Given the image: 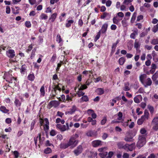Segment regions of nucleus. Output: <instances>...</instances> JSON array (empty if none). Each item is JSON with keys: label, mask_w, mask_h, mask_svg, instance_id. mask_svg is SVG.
<instances>
[{"label": "nucleus", "mask_w": 158, "mask_h": 158, "mask_svg": "<svg viewBox=\"0 0 158 158\" xmlns=\"http://www.w3.org/2000/svg\"><path fill=\"white\" fill-rule=\"evenodd\" d=\"M125 60L126 59L124 57H120L118 60L119 64L123 65L125 61Z\"/></svg>", "instance_id": "nucleus-29"}, {"label": "nucleus", "mask_w": 158, "mask_h": 158, "mask_svg": "<svg viewBox=\"0 0 158 158\" xmlns=\"http://www.w3.org/2000/svg\"><path fill=\"white\" fill-rule=\"evenodd\" d=\"M40 17H41V19H48V16L44 14H42L41 15Z\"/></svg>", "instance_id": "nucleus-49"}, {"label": "nucleus", "mask_w": 158, "mask_h": 158, "mask_svg": "<svg viewBox=\"0 0 158 158\" xmlns=\"http://www.w3.org/2000/svg\"><path fill=\"white\" fill-rule=\"evenodd\" d=\"M7 56L10 58H13L15 56V51L13 50H9L6 52Z\"/></svg>", "instance_id": "nucleus-11"}, {"label": "nucleus", "mask_w": 158, "mask_h": 158, "mask_svg": "<svg viewBox=\"0 0 158 158\" xmlns=\"http://www.w3.org/2000/svg\"><path fill=\"white\" fill-rule=\"evenodd\" d=\"M86 135L89 136H96L97 133L96 131H90L86 133Z\"/></svg>", "instance_id": "nucleus-20"}, {"label": "nucleus", "mask_w": 158, "mask_h": 158, "mask_svg": "<svg viewBox=\"0 0 158 158\" xmlns=\"http://www.w3.org/2000/svg\"><path fill=\"white\" fill-rule=\"evenodd\" d=\"M145 120L144 119L142 118V117H141V118H139L138 119V120L137 121V124L139 125H141L143 123L144 121Z\"/></svg>", "instance_id": "nucleus-38"}, {"label": "nucleus", "mask_w": 158, "mask_h": 158, "mask_svg": "<svg viewBox=\"0 0 158 158\" xmlns=\"http://www.w3.org/2000/svg\"><path fill=\"white\" fill-rule=\"evenodd\" d=\"M46 104V102H43L40 103V105H41V108H40V111L42 109H44L45 107V104Z\"/></svg>", "instance_id": "nucleus-53"}, {"label": "nucleus", "mask_w": 158, "mask_h": 158, "mask_svg": "<svg viewBox=\"0 0 158 158\" xmlns=\"http://www.w3.org/2000/svg\"><path fill=\"white\" fill-rule=\"evenodd\" d=\"M54 87L53 88V90L55 93H56L57 90H59L60 92L61 91V88L60 86H59V85H54Z\"/></svg>", "instance_id": "nucleus-30"}, {"label": "nucleus", "mask_w": 158, "mask_h": 158, "mask_svg": "<svg viewBox=\"0 0 158 158\" xmlns=\"http://www.w3.org/2000/svg\"><path fill=\"white\" fill-rule=\"evenodd\" d=\"M28 79L31 81H33L35 78V76L33 73L30 74L28 76Z\"/></svg>", "instance_id": "nucleus-35"}, {"label": "nucleus", "mask_w": 158, "mask_h": 158, "mask_svg": "<svg viewBox=\"0 0 158 158\" xmlns=\"http://www.w3.org/2000/svg\"><path fill=\"white\" fill-rule=\"evenodd\" d=\"M21 0H12V2L13 4H17L19 3Z\"/></svg>", "instance_id": "nucleus-55"}, {"label": "nucleus", "mask_w": 158, "mask_h": 158, "mask_svg": "<svg viewBox=\"0 0 158 158\" xmlns=\"http://www.w3.org/2000/svg\"><path fill=\"white\" fill-rule=\"evenodd\" d=\"M136 15L137 13L136 12H134L132 15V17L131 20L130 22L131 23H134L136 17Z\"/></svg>", "instance_id": "nucleus-28"}, {"label": "nucleus", "mask_w": 158, "mask_h": 158, "mask_svg": "<svg viewBox=\"0 0 158 158\" xmlns=\"http://www.w3.org/2000/svg\"><path fill=\"white\" fill-rule=\"evenodd\" d=\"M77 107L75 105H73L71 108L69 109V110L68 112L69 114H72L74 113L77 110Z\"/></svg>", "instance_id": "nucleus-13"}, {"label": "nucleus", "mask_w": 158, "mask_h": 158, "mask_svg": "<svg viewBox=\"0 0 158 158\" xmlns=\"http://www.w3.org/2000/svg\"><path fill=\"white\" fill-rule=\"evenodd\" d=\"M101 34V31L98 32L97 35L96 36L95 38L94 39V40L95 42H96L99 39V38Z\"/></svg>", "instance_id": "nucleus-40"}, {"label": "nucleus", "mask_w": 158, "mask_h": 158, "mask_svg": "<svg viewBox=\"0 0 158 158\" xmlns=\"http://www.w3.org/2000/svg\"><path fill=\"white\" fill-rule=\"evenodd\" d=\"M97 94L98 95H102L104 93V91L102 88H98L97 89Z\"/></svg>", "instance_id": "nucleus-24"}, {"label": "nucleus", "mask_w": 158, "mask_h": 158, "mask_svg": "<svg viewBox=\"0 0 158 158\" xmlns=\"http://www.w3.org/2000/svg\"><path fill=\"white\" fill-rule=\"evenodd\" d=\"M109 15L110 16V15H109V14L108 13H107L106 12H104L103 13V15H101L100 18L101 19H104L105 17H106L107 15Z\"/></svg>", "instance_id": "nucleus-45"}, {"label": "nucleus", "mask_w": 158, "mask_h": 158, "mask_svg": "<svg viewBox=\"0 0 158 158\" xmlns=\"http://www.w3.org/2000/svg\"><path fill=\"white\" fill-rule=\"evenodd\" d=\"M15 104L17 106H19L21 105L20 102L17 99H16L15 102Z\"/></svg>", "instance_id": "nucleus-43"}, {"label": "nucleus", "mask_w": 158, "mask_h": 158, "mask_svg": "<svg viewBox=\"0 0 158 158\" xmlns=\"http://www.w3.org/2000/svg\"><path fill=\"white\" fill-rule=\"evenodd\" d=\"M149 115V113L148 110H145L144 111V115H142V118L145 119H148Z\"/></svg>", "instance_id": "nucleus-17"}, {"label": "nucleus", "mask_w": 158, "mask_h": 158, "mask_svg": "<svg viewBox=\"0 0 158 158\" xmlns=\"http://www.w3.org/2000/svg\"><path fill=\"white\" fill-rule=\"evenodd\" d=\"M151 43L153 45L158 44V39H153L151 42Z\"/></svg>", "instance_id": "nucleus-44"}, {"label": "nucleus", "mask_w": 158, "mask_h": 158, "mask_svg": "<svg viewBox=\"0 0 158 158\" xmlns=\"http://www.w3.org/2000/svg\"><path fill=\"white\" fill-rule=\"evenodd\" d=\"M152 81L150 78H148L147 79V81L144 82V85H143L145 87H147L148 86H150L152 84Z\"/></svg>", "instance_id": "nucleus-19"}, {"label": "nucleus", "mask_w": 158, "mask_h": 158, "mask_svg": "<svg viewBox=\"0 0 158 158\" xmlns=\"http://www.w3.org/2000/svg\"><path fill=\"white\" fill-rule=\"evenodd\" d=\"M44 153L46 154L51 153L52 152V150L49 148H47L44 150Z\"/></svg>", "instance_id": "nucleus-36"}, {"label": "nucleus", "mask_w": 158, "mask_h": 158, "mask_svg": "<svg viewBox=\"0 0 158 158\" xmlns=\"http://www.w3.org/2000/svg\"><path fill=\"white\" fill-rule=\"evenodd\" d=\"M158 78V70L157 71L156 73L152 75V78L153 81H155Z\"/></svg>", "instance_id": "nucleus-31"}, {"label": "nucleus", "mask_w": 158, "mask_h": 158, "mask_svg": "<svg viewBox=\"0 0 158 158\" xmlns=\"http://www.w3.org/2000/svg\"><path fill=\"white\" fill-rule=\"evenodd\" d=\"M136 134L135 132H132L129 133L125 138V140L127 141H132V138L135 136Z\"/></svg>", "instance_id": "nucleus-8"}, {"label": "nucleus", "mask_w": 158, "mask_h": 158, "mask_svg": "<svg viewBox=\"0 0 158 158\" xmlns=\"http://www.w3.org/2000/svg\"><path fill=\"white\" fill-rule=\"evenodd\" d=\"M92 81L91 80L89 79H88L85 82V84L87 86H89L92 83Z\"/></svg>", "instance_id": "nucleus-64"}, {"label": "nucleus", "mask_w": 158, "mask_h": 158, "mask_svg": "<svg viewBox=\"0 0 158 158\" xmlns=\"http://www.w3.org/2000/svg\"><path fill=\"white\" fill-rule=\"evenodd\" d=\"M40 92L41 95L43 96H44L45 95L44 87V85L41 86L40 89Z\"/></svg>", "instance_id": "nucleus-37"}, {"label": "nucleus", "mask_w": 158, "mask_h": 158, "mask_svg": "<svg viewBox=\"0 0 158 158\" xmlns=\"http://www.w3.org/2000/svg\"><path fill=\"white\" fill-rule=\"evenodd\" d=\"M56 41L58 43H60V46H61L63 44H61V42L62 41V40L61 38L60 35L58 34L56 36Z\"/></svg>", "instance_id": "nucleus-27"}, {"label": "nucleus", "mask_w": 158, "mask_h": 158, "mask_svg": "<svg viewBox=\"0 0 158 158\" xmlns=\"http://www.w3.org/2000/svg\"><path fill=\"white\" fill-rule=\"evenodd\" d=\"M102 142L99 140H95L92 142V144L93 147H97L102 145Z\"/></svg>", "instance_id": "nucleus-9"}, {"label": "nucleus", "mask_w": 158, "mask_h": 158, "mask_svg": "<svg viewBox=\"0 0 158 158\" xmlns=\"http://www.w3.org/2000/svg\"><path fill=\"white\" fill-rule=\"evenodd\" d=\"M112 3V2L110 0H108L106 2V5L107 7H110Z\"/></svg>", "instance_id": "nucleus-61"}, {"label": "nucleus", "mask_w": 158, "mask_h": 158, "mask_svg": "<svg viewBox=\"0 0 158 158\" xmlns=\"http://www.w3.org/2000/svg\"><path fill=\"white\" fill-rule=\"evenodd\" d=\"M67 23L65 24V26L67 28H69L71 27V24L74 23V21L72 20H67Z\"/></svg>", "instance_id": "nucleus-26"}, {"label": "nucleus", "mask_w": 158, "mask_h": 158, "mask_svg": "<svg viewBox=\"0 0 158 158\" xmlns=\"http://www.w3.org/2000/svg\"><path fill=\"white\" fill-rule=\"evenodd\" d=\"M108 26V24L107 23H104L102 26L101 31V33L102 34L105 33L106 32L107 28Z\"/></svg>", "instance_id": "nucleus-12"}, {"label": "nucleus", "mask_w": 158, "mask_h": 158, "mask_svg": "<svg viewBox=\"0 0 158 158\" xmlns=\"http://www.w3.org/2000/svg\"><path fill=\"white\" fill-rule=\"evenodd\" d=\"M107 154V152H101L100 153H99V155L102 158H104L105 157H106V156Z\"/></svg>", "instance_id": "nucleus-39"}, {"label": "nucleus", "mask_w": 158, "mask_h": 158, "mask_svg": "<svg viewBox=\"0 0 158 158\" xmlns=\"http://www.w3.org/2000/svg\"><path fill=\"white\" fill-rule=\"evenodd\" d=\"M56 54L55 53L52 56V57L51 59V61L52 62H54L56 60Z\"/></svg>", "instance_id": "nucleus-47"}, {"label": "nucleus", "mask_w": 158, "mask_h": 158, "mask_svg": "<svg viewBox=\"0 0 158 158\" xmlns=\"http://www.w3.org/2000/svg\"><path fill=\"white\" fill-rule=\"evenodd\" d=\"M118 147L119 148H123L124 149V147L125 145H123V142H119L117 143Z\"/></svg>", "instance_id": "nucleus-41"}, {"label": "nucleus", "mask_w": 158, "mask_h": 158, "mask_svg": "<svg viewBox=\"0 0 158 158\" xmlns=\"http://www.w3.org/2000/svg\"><path fill=\"white\" fill-rule=\"evenodd\" d=\"M4 78L6 81L9 83L12 84V86H15L16 85V79L10 74L8 73H6L3 76Z\"/></svg>", "instance_id": "nucleus-1"}, {"label": "nucleus", "mask_w": 158, "mask_h": 158, "mask_svg": "<svg viewBox=\"0 0 158 158\" xmlns=\"http://www.w3.org/2000/svg\"><path fill=\"white\" fill-rule=\"evenodd\" d=\"M118 17L116 15L112 19L113 23L117 25L119 23L120 21L122 19L118 18Z\"/></svg>", "instance_id": "nucleus-16"}, {"label": "nucleus", "mask_w": 158, "mask_h": 158, "mask_svg": "<svg viewBox=\"0 0 158 158\" xmlns=\"http://www.w3.org/2000/svg\"><path fill=\"white\" fill-rule=\"evenodd\" d=\"M57 15V14L56 13H54L52 14L50 17L49 19V20H51V22H53L56 19Z\"/></svg>", "instance_id": "nucleus-21"}, {"label": "nucleus", "mask_w": 158, "mask_h": 158, "mask_svg": "<svg viewBox=\"0 0 158 158\" xmlns=\"http://www.w3.org/2000/svg\"><path fill=\"white\" fill-rule=\"evenodd\" d=\"M79 136L77 134H75L70 138L68 142L69 146L73 148L77 144L79 141L78 140H76V139Z\"/></svg>", "instance_id": "nucleus-2"}, {"label": "nucleus", "mask_w": 158, "mask_h": 158, "mask_svg": "<svg viewBox=\"0 0 158 158\" xmlns=\"http://www.w3.org/2000/svg\"><path fill=\"white\" fill-rule=\"evenodd\" d=\"M146 142L145 137L142 136H140L139 137V140L137 143V146L140 148L145 144Z\"/></svg>", "instance_id": "nucleus-5"}, {"label": "nucleus", "mask_w": 158, "mask_h": 158, "mask_svg": "<svg viewBox=\"0 0 158 158\" xmlns=\"http://www.w3.org/2000/svg\"><path fill=\"white\" fill-rule=\"evenodd\" d=\"M97 155V153L95 152H91L86 150L83 154V157L85 158L89 157L94 158Z\"/></svg>", "instance_id": "nucleus-3"}, {"label": "nucleus", "mask_w": 158, "mask_h": 158, "mask_svg": "<svg viewBox=\"0 0 158 158\" xmlns=\"http://www.w3.org/2000/svg\"><path fill=\"white\" fill-rule=\"evenodd\" d=\"M106 148L105 147L102 148H99L98 149V151L99 152H104V151L106 150Z\"/></svg>", "instance_id": "nucleus-54"}, {"label": "nucleus", "mask_w": 158, "mask_h": 158, "mask_svg": "<svg viewBox=\"0 0 158 158\" xmlns=\"http://www.w3.org/2000/svg\"><path fill=\"white\" fill-rule=\"evenodd\" d=\"M116 15L119 17L123 18L124 17V15L123 12H119L117 13Z\"/></svg>", "instance_id": "nucleus-56"}, {"label": "nucleus", "mask_w": 158, "mask_h": 158, "mask_svg": "<svg viewBox=\"0 0 158 158\" xmlns=\"http://www.w3.org/2000/svg\"><path fill=\"white\" fill-rule=\"evenodd\" d=\"M113 154L114 153L112 152H109L106 158H111L113 155Z\"/></svg>", "instance_id": "nucleus-59"}, {"label": "nucleus", "mask_w": 158, "mask_h": 158, "mask_svg": "<svg viewBox=\"0 0 158 158\" xmlns=\"http://www.w3.org/2000/svg\"><path fill=\"white\" fill-rule=\"evenodd\" d=\"M152 123L154 125L153 128H158V117H155Z\"/></svg>", "instance_id": "nucleus-10"}, {"label": "nucleus", "mask_w": 158, "mask_h": 158, "mask_svg": "<svg viewBox=\"0 0 158 158\" xmlns=\"http://www.w3.org/2000/svg\"><path fill=\"white\" fill-rule=\"evenodd\" d=\"M82 102H87L89 101V98L87 95H84L81 98Z\"/></svg>", "instance_id": "nucleus-32"}, {"label": "nucleus", "mask_w": 158, "mask_h": 158, "mask_svg": "<svg viewBox=\"0 0 158 158\" xmlns=\"http://www.w3.org/2000/svg\"><path fill=\"white\" fill-rule=\"evenodd\" d=\"M83 151V148L81 145H79L73 151V152L76 156L81 153Z\"/></svg>", "instance_id": "nucleus-7"}, {"label": "nucleus", "mask_w": 158, "mask_h": 158, "mask_svg": "<svg viewBox=\"0 0 158 158\" xmlns=\"http://www.w3.org/2000/svg\"><path fill=\"white\" fill-rule=\"evenodd\" d=\"M0 110L4 113H6L9 111V110L6 109V107L3 106H2L0 107Z\"/></svg>", "instance_id": "nucleus-25"}, {"label": "nucleus", "mask_w": 158, "mask_h": 158, "mask_svg": "<svg viewBox=\"0 0 158 158\" xmlns=\"http://www.w3.org/2000/svg\"><path fill=\"white\" fill-rule=\"evenodd\" d=\"M147 77V75L145 74H141L139 77V80L144 85V80Z\"/></svg>", "instance_id": "nucleus-18"}, {"label": "nucleus", "mask_w": 158, "mask_h": 158, "mask_svg": "<svg viewBox=\"0 0 158 158\" xmlns=\"http://www.w3.org/2000/svg\"><path fill=\"white\" fill-rule=\"evenodd\" d=\"M56 134V132L54 130H52L50 132V135L52 136H54Z\"/></svg>", "instance_id": "nucleus-63"}, {"label": "nucleus", "mask_w": 158, "mask_h": 158, "mask_svg": "<svg viewBox=\"0 0 158 158\" xmlns=\"http://www.w3.org/2000/svg\"><path fill=\"white\" fill-rule=\"evenodd\" d=\"M77 94L78 95V96L79 97H81V96H83L85 94V93L81 91H80V90H79L77 92Z\"/></svg>", "instance_id": "nucleus-48"}, {"label": "nucleus", "mask_w": 158, "mask_h": 158, "mask_svg": "<svg viewBox=\"0 0 158 158\" xmlns=\"http://www.w3.org/2000/svg\"><path fill=\"white\" fill-rule=\"evenodd\" d=\"M122 23L123 26L124 27H126L127 26V23L126 20H123L122 21Z\"/></svg>", "instance_id": "nucleus-51"}, {"label": "nucleus", "mask_w": 158, "mask_h": 158, "mask_svg": "<svg viewBox=\"0 0 158 158\" xmlns=\"http://www.w3.org/2000/svg\"><path fill=\"white\" fill-rule=\"evenodd\" d=\"M69 146L68 143H61L60 144V148L63 149H65Z\"/></svg>", "instance_id": "nucleus-23"}, {"label": "nucleus", "mask_w": 158, "mask_h": 158, "mask_svg": "<svg viewBox=\"0 0 158 158\" xmlns=\"http://www.w3.org/2000/svg\"><path fill=\"white\" fill-rule=\"evenodd\" d=\"M45 145L47 146H52L53 147H54V145L52 143H50L49 141L48 140L46 141Z\"/></svg>", "instance_id": "nucleus-50"}, {"label": "nucleus", "mask_w": 158, "mask_h": 158, "mask_svg": "<svg viewBox=\"0 0 158 158\" xmlns=\"http://www.w3.org/2000/svg\"><path fill=\"white\" fill-rule=\"evenodd\" d=\"M135 148V143H133L131 145L126 144L124 147V149L127 151H132Z\"/></svg>", "instance_id": "nucleus-6"}, {"label": "nucleus", "mask_w": 158, "mask_h": 158, "mask_svg": "<svg viewBox=\"0 0 158 158\" xmlns=\"http://www.w3.org/2000/svg\"><path fill=\"white\" fill-rule=\"evenodd\" d=\"M27 69V66L26 65L24 64L22 65L20 69V71L22 74H24L26 72Z\"/></svg>", "instance_id": "nucleus-22"}, {"label": "nucleus", "mask_w": 158, "mask_h": 158, "mask_svg": "<svg viewBox=\"0 0 158 158\" xmlns=\"http://www.w3.org/2000/svg\"><path fill=\"white\" fill-rule=\"evenodd\" d=\"M133 32L131 34L130 37L131 38L134 39L135 38L136 36L138 35V30L136 29V30H133Z\"/></svg>", "instance_id": "nucleus-15"}, {"label": "nucleus", "mask_w": 158, "mask_h": 158, "mask_svg": "<svg viewBox=\"0 0 158 158\" xmlns=\"http://www.w3.org/2000/svg\"><path fill=\"white\" fill-rule=\"evenodd\" d=\"M148 108L150 111L151 114L152 115L154 112V108L153 107L150 105H148Z\"/></svg>", "instance_id": "nucleus-33"}, {"label": "nucleus", "mask_w": 158, "mask_h": 158, "mask_svg": "<svg viewBox=\"0 0 158 158\" xmlns=\"http://www.w3.org/2000/svg\"><path fill=\"white\" fill-rule=\"evenodd\" d=\"M88 88L87 86L85 84L81 85L80 88H79V90H83L87 89Z\"/></svg>", "instance_id": "nucleus-42"}, {"label": "nucleus", "mask_w": 158, "mask_h": 158, "mask_svg": "<svg viewBox=\"0 0 158 158\" xmlns=\"http://www.w3.org/2000/svg\"><path fill=\"white\" fill-rule=\"evenodd\" d=\"M117 115L118 116V117L117 118V120L118 121L122 120L123 119L122 113L121 112H119L117 114Z\"/></svg>", "instance_id": "nucleus-34"}, {"label": "nucleus", "mask_w": 158, "mask_h": 158, "mask_svg": "<svg viewBox=\"0 0 158 158\" xmlns=\"http://www.w3.org/2000/svg\"><path fill=\"white\" fill-rule=\"evenodd\" d=\"M137 39L135 40L134 43V46L135 48H136V51L140 52V50L139 49V48L140 47V44L138 41H137Z\"/></svg>", "instance_id": "nucleus-14"}, {"label": "nucleus", "mask_w": 158, "mask_h": 158, "mask_svg": "<svg viewBox=\"0 0 158 158\" xmlns=\"http://www.w3.org/2000/svg\"><path fill=\"white\" fill-rule=\"evenodd\" d=\"M10 12V8L9 6H7L6 8V13L7 14H9Z\"/></svg>", "instance_id": "nucleus-62"}, {"label": "nucleus", "mask_w": 158, "mask_h": 158, "mask_svg": "<svg viewBox=\"0 0 158 158\" xmlns=\"http://www.w3.org/2000/svg\"><path fill=\"white\" fill-rule=\"evenodd\" d=\"M143 19V16L142 15H139L137 17V19L136 20V21L137 22H139L140 21L141 19Z\"/></svg>", "instance_id": "nucleus-58"}, {"label": "nucleus", "mask_w": 158, "mask_h": 158, "mask_svg": "<svg viewBox=\"0 0 158 158\" xmlns=\"http://www.w3.org/2000/svg\"><path fill=\"white\" fill-rule=\"evenodd\" d=\"M140 132L142 134L144 135L147 134V131L145 129H141L140 130Z\"/></svg>", "instance_id": "nucleus-60"}, {"label": "nucleus", "mask_w": 158, "mask_h": 158, "mask_svg": "<svg viewBox=\"0 0 158 158\" xmlns=\"http://www.w3.org/2000/svg\"><path fill=\"white\" fill-rule=\"evenodd\" d=\"M49 122L47 118H45L44 119L41 118L40 117V128L41 126H43L44 128H49Z\"/></svg>", "instance_id": "nucleus-4"}, {"label": "nucleus", "mask_w": 158, "mask_h": 158, "mask_svg": "<svg viewBox=\"0 0 158 158\" xmlns=\"http://www.w3.org/2000/svg\"><path fill=\"white\" fill-rule=\"evenodd\" d=\"M119 40L118 39L116 41L115 43H113L112 44V45L111 48H114L116 49V48L117 46V45L119 43Z\"/></svg>", "instance_id": "nucleus-46"}, {"label": "nucleus", "mask_w": 158, "mask_h": 158, "mask_svg": "<svg viewBox=\"0 0 158 158\" xmlns=\"http://www.w3.org/2000/svg\"><path fill=\"white\" fill-rule=\"evenodd\" d=\"M25 25L27 27L29 28L31 27V24L30 21H26L25 23Z\"/></svg>", "instance_id": "nucleus-52"}, {"label": "nucleus", "mask_w": 158, "mask_h": 158, "mask_svg": "<svg viewBox=\"0 0 158 158\" xmlns=\"http://www.w3.org/2000/svg\"><path fill=\"white\" fill-rule=\"evenodd\" d=\"M32 44L30 45L27 49L26 51L27 52H29L30 51L32 48Z\"/></svg>", "instance_id": "nucleus-57"}]
</instances>
